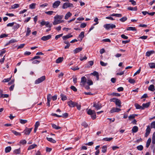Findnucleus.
I'll use <instances>...</instances> for the list:
<instances>
[{"mask_svg": "<svg viewBox=\"0 0 155 155\" xmlns=\"http://www.w3.org/2000/svg\"><path fill=\"white\" fill-rule=\"evenodd\" d=\"M63 16L62 15H56L54 17V20L53 22V24L55 25L61 23L62 21H61V20L63 18Z\"/></svg>", "mask_w": 155, "mask_h": 155, "instance_id": "nucleus-1", "label": "nucleus"}, {"mask_svg": "<svg viewBox=\"0 0 155 155\" xmlns=\"http://www.w3.org/2000/svg\"><path fill=\"white\" fill-rule=\"evenodd\" d=\"M87 114L91 116V117L93 120H94L96 118V113L95 111L92 110L90 109L87 111Z\"/></svg>", "mask_w": 155, "mask_h": 155, "instance_id": "nucleus-2", "label": "nucleus"}, {"mask_svg": "<svg viewBox=\"0 0 155 155\" xmlns=\"http://www.w3.org/2000/svg\"><path fill=\"white\" fill-rule=\"evenodd\" d=\"M103 27L107 30H109L110 29H113L115 28L116 25L112 24H109L104 25Z\"/></svg>", "mask_w": 155, "mask_h": 155, "instance_id": "nucleus-3", "label": "nucleus"}, {"mask_svg": "<svg viewBox=\"0 0 155 155\" xmlns=\"http://www.w3.org/2000/svg\"><path fill=\"white\" fill-rule=\"evenodd\" d=\"M45 79V76H42L37 79L35 81V84H39L43 81Z\"/></svg>", "mask_w": 155, "mask_h": 155, "instance_id": "nucleus-4", "label": "nucleus"}, {"mask_svg": "<svg viewBox=\"0 0 155 155\" xmlns=\"http://www.w3.org/2000/svg\"><path fill=\"white\" fill-rule=\"evenodd\" d=\"M32 129V128H28L26 127L23 133L26 135H29Z\"/></svg>", "mask_w": 155, "mask_h": 155, "instance_id": "nucleus-5", "label": "nucleus"}, {"mask_svg": "<svg viewBox=\"0 0 155 155\" xmlns=\"http://www.w3.org/2000/svg\"><path fill=\"white\" fill-rule=\"evenodd\" d=\"M69 7L73 8L74 6L72 3H65L63 4L62 8L63 9H65Z\"/></svg>", "mask_w": 155, "mask_h": 155, "instance_id": "nucleus-6", "label": "nucleus"}, {"mask_svg": "<svg viewBox=\"0 0 155 155\" xmlns=\"http://www.w3.org/2000/svg\"><path fill=\"white\" fill-rule=\"evenodd\" d=\"M121 110V109L117 107H113L110 111V113H113L114 112H118Z\"/></svg>", "mask_w": 155, "mask_h": 155, "instance_id": "nucleus-7", "label": "nucleus"}, {"mask_svg": "<svg viewBox=\"0 0 155 155\" xmlns=\"http://www.w3.org/2000/svg\"><path fill=\"white\" fill-rule=\"evenodd\" d=\"M77 102L72 101H70L67 102L68 105L70 107H74L75 106V105Z\"/></svg>", "mask_w": 155, "mask_h": 155, "instance_id": "nucleus-8", "label": "nucleus"}, {"mask_svg": "<svg viewBox=\"0 0 155 155\" xmlns=\"http://www.w3.org/2000/svg\"><path fill=\"white\" fill-rule=\"evenodd\" d=\"M93 107H95L97 110L101 109L102 107L101 104L99 103H96L95 102L94 103Z\"/></svg>", "mask_w": 155, "mask_h": 155, "instance_id": "nucleus-9", "label": "nucleus"}, {"mask_svg": "<svg viewBox=\"0 0 155 155\" xmlns=\"http://www.w3.org/2000/svg\"><path fill=\"white\" fill-rule=\"evenodd\" d=\"M151 131V129L150 128V126L149 125L147 126V128L146 130V132L145 133V137H147Z\"/></svg>", "mask_w": 155, "mask_h": 155, "instance_id": "nucleus-10", "label": "nucleus"}, {"mask_svg": "<svg viewBox=\"0 0 155 155\" xmlns=\"http://www.w3.org/2000/svg\"><path fill=\"white\" fill-rule=\"evenodd\" d=\"M61 2L59 1H55L52 5V7L54 8H57L60 5Z\"/></svg>", "mask_w": 155, "mask_h": 155, "instance_id": "nucleus-11", "label": "nucleus"}, {"mask_svg": "<svg viewBox=\"0 0 155 155\" xmlns=\"http://www.w3.org/2000/svg\"><path fill=\"white\" fill-rule=\"evenodd\" d=\"M51 35H49L47 36H45L42 37L41 39L43 41H46L51 38Z\"/></svg>", "mask_w": 155, "mask_h": 155, "instance_id": "nucleus-12", "label": "nucleus"}, {"mask_svg": "<svg viewBox=\"0 0 155 155\" xmlns=\"http://www.w3.org/2000/svg\"><path fill=\"white\" fill-rule=\"evenodd\" d=\"M150 102H149L146 103H143L142 104V109L143 110L145 108H148L150 106Z\"/></svg>", "mask_w": 155, "mask_h": 155, "instance_id": "nucleus-13", "label": "nucleus"}, {"mask_svg": "<svg viewBox=\"0 0 155 155\" xmlns=\"http://www.w3.org/2000/svg\"><path fill=\"white\" fill-rule=\"evenodd\" d=\"M72 37L73 35H72L71 34H69L63 36L62 38L64 40H66L67 39Z\"/></svg>", "mask_w": 155, "mask_h": 155, "instance_id": "nucleus-14", "label": "nucleus"}, {"mask_svg": "<svg viewBox=\"0 0 155 155\" xmlns=\"http://www.w3.org/2000/svg\"><path fill=\"white\" fill-rule=\"evenodd\" d=\"M82 48H76L73 51L74 53V54H77L82 50Z\"/></svg>", "mask_w": 155, "mask_h": 155, "instance_id": "nucleus-15", "label": "nucleus"}, {"mask_svg": "<svg viewBox=\"0 0 155 155\" xmlns=\"http://www.w3.org/2000/svg\"><path fill=\"white\" fill-rule=\"evenodd\" d=\"M91 74H92L94 76H95L96 77L97 79V80H98L99 79V74L96 71H94L93 73H92Z\"/></svg>", "mask_w": 155, "mask_h": 155, "instance_id": "nucleus-16", "label": "nucleus"}, {"mask_svg": "<svg viewBox=\"0 0 155 155\" xmlns=\"http://www.w3.org/2000/svg\"><path fill=\"white\" fill-rule=\"evenodd\" d=\"M148 89L149 90L151 91H154L155 90L154 86L153 84L150 85L148 87Z\"/></svg>", "mask_w": 155, "mask_h": 155, "instance_id": "nucleus-17", "label": "nucleus"}, {"mask_svg": "<svg viewBox=\"0 0 155 155\" xmlns=\"http://www.w3.org/2000/svg\"><path fill=\"white\" fill-rule=\"evenodd\" d=\"M155 51L153 50H152L150 51H148L146 53V56L149 57L151 54L154 53Z\"/></svg>", "mask_w": 155, "mask_h": 155, "instance_id": "nucleus-18", "label": "nucleus"}, {"mask_svg": "<svg viewBox=\"0 0 155 155\" xmlns=\"http://www.w3.org/2000/svg\"><path fill=\"white\" fill-rule=\"evenodd\" d=\"M37 147V145L34 144L31 145H30L28 149V150H31L32 149L34 148L35 147Z\"/></svg>", "mask_w": 155, "mask_h": 155, "instance_id": "nucleus-19", "label": "nucleus"}, {"mask_svg": "<svg viewBox=\"0 0 155 155\" xmlns=\"http://www.w3.org/2000/svg\"><path fill=\"white\" fill-rule=\"evenodd\" d=\"M127 9L128 10L130 11H136L137 10V6H135L134 7H129L127 8Z\"/></svg>", "mask_w": 155, "mask_h": 155, "instance_id": "nucleus-20", "label": "nucleus"}, {"mask_svg": "<svg viewBox=\"0 0 155 155\" xmlns=\"http://www.w3.org/2000/svg\"><path fill=\"white\" fill-rule=\"evenodd\" d=\"M47 140L53 143H55L56 142V140L53 139L52 138L46 137Z\"/></svg>", "mask_w": 155, "mask_h": 155, "instance_id": "nucleus-21", "label": "nucleus"}, {"mask_svg": "<svg viewBox=\"0 0 155 155\" xmlns=\"http://www.w3.org/2000/svg\"><path fill=\"white\" fill-rule=\"evenodd\" d=\"M84 37V31L81 32L79 34L78 36V38H80V41H81L83 38Z\"/></svg>", "mask_w": 155, "mask_h": 155, "instance_id": "nucleus-22", "label": "nucleus"}, {"mask_svg": "<svg viewBox=\"0 0 155 155\" xmlns=\"http://www.w3.org/2000/svg\"><path fill=\"white\" fill-rule=\"evenodd\" d=\"M138 128L137 126H134L133 127L132 131V132L135 133L138 131Z\"/></svg>", "mask_w": 155, "mask_h": 155, "instance_id": "nucleus-23", "label": "nucleus"}, {"mask_svg": "<svg viewBox=\"0 0 155 155\" xmlns=\"http://www.w3.org/2000/svg\"><path fill=\"white\" fill-rule=\"evenodd\" d=\"M151 140L150 138H149L147 140L146 146L147 148H148L149 146L151 143Z\"/></svg>", "mask_w": 155, "mask_h": 155, "instance_id": "nucleus-24", "label": "nucleus"}, {"mask_svg": "<svg viewBox=\"0 0 155 155\" xmlns=\"http://www.w3.org/2000/svg\"><path fill=\"white\" fill-rule=\"evenodd\" d=\"M51 126L52 127L56 130H58L61 128L60 127L57 126L56 124H51Z\"/></svg>", "mask_w": 155, "mask_h": 155, "instance_id": "nucleus-25", "label": "nucleus"}, {"mask_svg": "<svg viewBox=\"0 0 155 155\" xmlns=\"http://www.w3.org/2000/svg\"><path fill=\"white\" fill-rule=\"evenodd\" d=\"M63 60V58L59 57L56 61V62L57 63H59L61 62Z\"/></svg>", "mask_w": 155, "mask_h": 155, "instance_id": "nucleus-26", "label": "nucleus"}, {"mask_svg": "<svg viewBox=\"0 0 155 155\" xmlns=\"http://www.w3.org/2000/svg\"><path fill=\"white\" fill-rule=\"evenodd\" d=\"M71 15L72 14L70 12H68L65 16V19L66 20L68 19Z\"/></svg>", "mask_w": 155, "mask_h": 155, "instance_id": "nucleus-27", "label": "nucleus"}, {"mask_svg": "<svg viewBox=\"0 0 155 155\" xmlns=\"http://www.w3.org/2000/svg\"><path fill=\"white\" fill-rule=\"evenodd\" d=\"M0 97H8L9 95L8 94H3V91L2 90L0 89Z\"/></svg>", "mask_w": 155, "mask_h": 155, "instance_id": "nucleus-28", "label": "nucleus"}, {"mask_svg": "<svg viewBox=\"0 0 155 155\" xmlns=\"http://www.w3.org/2000/svg\"><path fill=\"white\" fill-rule=\"evenodd\" d=\"M134 106L136 107V108L137 109H142V106H140L138 104L135 103L134 104Z\"/></svg>", "mask_w": 155, "mask_h": 155, "instance_id": "nucleus-29", "label": "nucleus"}, {"mask_svg": "<svg viewBox=\"0 0 155 155\" xmlns=\"http://www.w3.org/2000/svg\"><path fill=\"white\" fill-rule=\"evenodd\" d=\"M12 148L10 146L6 147L5 149V151L6 153L9 152L11 150Z\"/></svg>", "mask_w": 155, "mask_h": 155, "instance_id": "nucleus-30", "label": "nucleus"}, {"mask_svg": "<svg viewBox=\"0 0 155 155\" xmlns=\"http://www.w3.org/2000/svg\"><path fill=\"white\" fill-rule=\"evenodd\" d=\"M107 147L106 146H103L102 147L101 151L103 153H105L107 151Z\"/></svg>", "mask_w": 155, "mask_h": 155, "instance_id": "nucleus-31", "label": "nucleus"}, {"mask_svg": "<svg viewBox=\"0 0 155 155\" xmlns=\"http://www.w3.org/2000/svg\"><path fill=\"white\" fill-rule=\"evenodd\" d=\"M109 96H116L117 97H119L120 96V95L118 93L113 92V93L109 94Z\"/></svg>", "mask_w": 155, "mask_h": 155, "instance_id": "nucleus-32", "label": "nucleus"}, {"mask_svg": "<svg viewBox=\"0 0 155 155\" xmlns=\"http://www.w3.org/2000/svg\"><path fill=\"white\" fill-rule=\"evenodd\" d=\"M21 149L20 148L15 149L14 151V153L15 154H19L20 153Z\"/></svg>", "mask_w": 155, "mask_h": 155, "instance_id": "nucleus-33", "label": "nucleus"}, {"mask_svg": "<svg viewBox=\"0 0 155 155\" xmlns=\"http://www.w3.org/2000/svg\"><path fill=\"white\" fill-rule=\"evenodd\" d=\"M20 27V25L19 24H16L15 25L13 26V29L14 30H16L19 28Z\"/></svg>", "mask_w": 155, "mask_h": 155, "instance_id": "nucleus-34", "label": "nucleus"}, {"mask_svg": "<svg viewBox=\"0 0 155 155\" xmlns=\"http://www.w3.org/2000/svg\"><path fill=\"white\" fill-rule=\"evenodd\" d=\"M127 30L128 31H136L137 29L135 28V27H130L127 28Z\"/></svg>", "mask_w": 155, "mask_h": 155, "instance_id": "nucleus-35", "label": "nucleus"}, {"mask_svg": "<svg viewBox=\"0 0 155 155\" xmlns=\"http://www.w3.org/2000/svg\"><path fill=\"white\" fill-rule=\"evenodd\" d=\"M12 132L16 136H21V133H19L18 132H17L16 131L13 130H11Z\"/></svg>", "mask_w": 155, "mask_h": 155, "instance_id": "nucleus-36", "label": "nucleus"}, {"mask_svg": "<svg viewBox=\"0 0 155 155\" xmlns=\"http://www.w3.org/2000/svg\"><path fill=\"white\" fill-rule=\"evenodd\" d=\"M112 16H116L118 17H120L122 16V14H115L114 13L111 15Z\"/></svg>", "mask_w": 155, "mask_h": 155, "instance_id": "nucleus-37", "label": "nucleus"}, {"mask_svg": "<svg viewBox=\"0 0 155 155\" xmlns=\"http://www.w3.org/2000/svg\"><path fill=\"white\" fill-rule=\"evenodd\" d=\"M148 64L151 68H155V63H149Z\"/></svg>", "mask_w": 155, "mask_h": 155, "instance_id": "nucleus-38", "label": "nucleus"}, {"mask_svg": "<svg viewBox=\"0 0 155 155\" xmlns=\"http://www.w3.org/2000/svg\"><path fill=\"white\" fill-rule=\"evenodd\" d=\"M121 102L120 101L119 99L117 100V101L116 102V105L120 107H121Z\"/></svg>", "mask_w": 155, "mask_h": 155, "instance_id": "nucleus-39", "label": "nucleus"}, {"mask_svg": "<svg viewBox=\"0 0 155 155\" xmlns=\"http://www.w3.org/2000/svg\"><path fill=\"white\" fill-rule=\"evenodd\" d=\"M86 81V78L84 76L82 77L81 78V82L84 84Z\"/></svg>", "mask_w": 155, "mask_h": 155, "instance_id": "nucleus-40", "label": "nucleus"}, {"mask_svg": "<svg viewBox=\"0 0 155 155\" xmlns=\"http://www.w3.org/2000/svg\"><path fill=\"white\" fill-rule=\"evenodd\" d=\"M31 32V30H30V28H29L28 27L27 28V31H26V36H29L30 35Z\"/></svg>", "mask_w": 155, "mask_h": 155, "instance_id": "nucleus-41", "label": "nucleus"}, {"mask_svg": "<svg viewBox=\"0 0 155 155\" xmlns=\"http://www.w3.org/2000/svg\"><path fill=\"white\" fill-rule=\"evenodd\" d=\"M113 139V138L111 137V138H104L102 140L103 141H111L112 139Z\"/></svg>", "mask_w": 155, "mask_h": 155, "instance_id": "nucleus-42", "label": "nucleus"}, {"mask_svg": "<svg viewBox=\"0 0 155 155\" xmlns=\"http://www.w3.org/2000/svg\"><path fill=\"white\" fill-rule=\"evenodd\" d=\"M19 5L18 4H15L12 6V8L13 9H15L19 7Z\"/></svg>", "mask_w": 155, "mask_h": 155, "instance_id": "nucleus-43", "label": "nucleus"}, {"mask_svg": "<svg viewBox=\"0 0 155 155\" xmlns=\"http://www.w3.org/2000/svg\"><path fill=\"white\" fill-rule=\"evenodd\" d=\"M19 120L20 122L22 124H25L28 122V121L26 120L20 119Z\"/></svg>", "mask_w": 155, "mask_h": 155, "instance_id": "nucleus-44", "label": "nucleus"}, {"mask_svg": "<svg viewBox=\"0 0 155 155\" xmlns=\"http://www.w3.org/2000/svg\"><path fill=\"white\" fill-rule=\"evenodd\" d=\"M36 4L34 3H33L29 5V8L31 9H34L35 7Z\"/></svg>", "mask_w": 155, "mask_h": 155, "instance_id": "nucleus-45", "label": "nucleus"}, {"mask_svg": "<svg viewBox=\"0 0 155 155\" xmlns=\"http://www.w3.org/2000/svg\"><path fill=\"white\" fill-rule=\"evenodd\" d=\"M128 82L130 84H134L135 82V80L130 78L128 80Z\"/></svg>", "mask_w": 155, "mask_h": 155, "instance_id": "nucleus-46", "label": "nucleus"}, {"mask_svg": "<svg viewBox=\"0 0 155 155\" xmlns=\"http://www.w3.org/2000/svg\"><path fill=\"white\" fill-rule=\"evenodd\" d=\"M47 102L46 103L47 106L48 107L50 106V102L51 100V97H47Z\"/></svg>", "mask_w": 155, "mask_h": 155, "instance_id": "nucleus-47", "label": "nucleus"}, {"mask_svg": "<svg viewBox=\"0 0 155 155\" xmlns=\"http://www.w3.org/2000/svg\"><path fill=\"white\" fill-rule=\"evenodd\" d=\"M41 58L39 56H35L32 58L30 60V61H33L34 60H35L36 59H39Z\"/></svg>", "mask_w": 155, "mask_h": 155, "instance_id": "nucleus-48", "label": "nucleus"}, {"mask_svg": "<svg viewBox=\"0 0 155 155\" xmlns=\"http://www.w3.org/2000/svg\"><path fill=\"white\" fill-rule=\"evenodd\" d=\"M137 148L138 150L141 151L143 149V147L142 145H140L137 146Z\"/></svg>", "mask_w": 155, "mask_h": 155, "instance_id": "nucleus-49", "label": "nucleus"}, {"mask_svg": "<svg viewBox=\"0 0 155 155\" xmlns=\"http://www.w3.org/2000/svg\"><path fill=\"white\" fill-rule=\"evenodd\" d=\"M127 20V18L126 17H124L120 19V21L124 22Z\"/></svg>", "mask_w": 155, "mask_h": 155, "instance_id": "nucleus-50", "label": "nucleus"}, {"mask_svg": "<svg viewBox=\"0 0 155 155\" xmlns=\"http://www.w3.org/2000/svg\"><path fill=\"white\" fill-rule=\"evenodd\" d=\"M61 117H63L64 118H66L68 117V114L67 113H65L63 114L62 115H61Z\"/></svg>", "mask_w": 155, "mask_h": 155, "instance_id": "nucleus-51", "label": "nucleus"}, {"mask_svg": "<svg viewBox=\"0 0 155 155\" xmlns=\"http://www.w3.org/2000/svg\"><path fill=\"white\" fill-rule=\"evenodd\" d=\"M54 12L55 13V12H54L53 11H49L45 12V13L48 15H51Z\"/></svg>", "mask_w": 155, "mask_h": 155, "instance_id": "nucleus-52", "label": "nucleus"}, {"mask_svg": "<svg viewBox=\"0 0 155 155\" xmlns=\"http://www.w3.org/2000/svg\"><path fill=\"white\" fill-rule=\"evenodd\" d=\"M40 62V61L37 60H35L33 61L32 63L34 64H39Z\"/></svg>", "mask_w": 155, "mask_h": 155, "instance_id": "nucleus-53", "label": "nucleus"}, {"mask_svg": "<svg viewBox=\"0 0 155 155\" xmlns=\"http://www.w3.org/2000/svg\"><path fill=\"white\" fill-rule=\"evenodd\" d=\"M118 99L115 98H113L112 99H111L110 100V101H113L116 104V103L117 101V100H118Z\"/></svg>", "mask_w": 155, "mask_h": 155, "instance_id": "nucleus-54", "label": "nucleus"}, {"mask_svg": "<svg viewBox=\"0 0 155 155\" xmlns=\"http://www.w3.org/2000/svg\"><path fill=\"white\" fill-rule=\"evenodd\" d=\"M141 69V68L140 67L139 69L134 74V76H135L137 74H139L140 72Z\"/></svg>", "mask_w": 155, "mask_h": 155, "instance_id": "nucleus-55", "label": "nucleus"}, {"mask_svg": "<svg viewBox=\"0 0 155 155\" xmlns=\"http://www.w3.org/2000/svg\"><path fill=\"white\" fill-rule=\"evenodd\" d=\"M150 126L151 128H155V121H153L151 123Z\"/></svg>", "mask_w": 155, "mask_h": 155, "instance_id": "nucleus-56", "label": "nucleus"}, {"mask_svg": "<svg viewBox=\"0 0 155 155\" xmlns=\"http://www.w3.org/2000/svg\"><path fill=\"white\" fill-rule=\"evenodd\" d=\"M75 106L77 107V109L78 110H80L81 108V105L80 104H78V103L77 102Z\"/></svg>", "mask_w": 155, "mask_h": 155, "instance_id": "nucleus-57", "label": "nucleus"}, {"mask_svg": "<svg viewBox=\"0 0 155 155\" xmlns=\"http://www.w3.org/2000/svg\"><path fill=\"white\" fill-rule=\"evenodd\" d=\"M8 36V35L5 34H3L0 35V38H5Z\"/></svg>", "mask_w": 155, "mask_h": 155, "instance_id": "nucleus-58", "label": "nucleus"}, {"mask_svg": "<svg viewBox=\"0 0 155 155\" xmlns=\"http://www.w3.org/2000/svg\"><path fill=\"white\" fill-rule=\"evenodd\" d=\"M11 77H12L9 78L5 79H4L2 81L4 82H8L10 81V80L11 79Z\"/></svg>", "mask_w": 155, "mask_h": 155, "instance_id": "nucleus-59", "label": "nucleus"}, {"mask_svg": "<svg viewBox=\"0 0 155 155\" xmlns=\"http://www.w3.org/2000/svg\"><path fill=\"white\" fill-rule=\"evenodd\" d=\"M81 125L82 126H83L85 128L87 127L88 126V125L87 124L86 122H83L82 123Z\"/></svg>", "mask_w": 155, "mask_h": 155, "instance_id": "nucleus-60", "label": "nucleus"}, {"mask_svg": "<svg viewBox=\"0 0 155 155\" xmlns=\"http://www.w3.org/2000/svg\"><path fill=\"white\" fill-rule=\"evenodd\" d=\"M70 88L72 90L74 91H77V89L74 86H71Z\"/></svg>", "mask_w": 155, "mask_h": 155, "instance_id": "nucleus-61", "label": "nucleus"}, {"mask_svg": "<svg viewBox=\"0 0 155 155\" xmlns=\"http://www.w3.org/2000/svg\"><path fill=\"white\" fill-rule=\"evenodd\" d=\"M25 45V44H21L18 47L17 49H19L20 48H22L24 47Z\"/></svg>", "mask_w": 155, "mask_h": 155, "instance_id": "nucleus-62", "label": "nucleus"}, {"mask_svg": "<svg viewBox=\"0 0 155 155\" xmlns=\"http://www.w3.org/2000/svg\"><path fill=\"white\" fill-rule=\"evenodd\" d=\"M100 64L103 66H106L107 64V63H105L102 61H100Z\"/></svg>", "mask_w": 155, "mask_h": 155, "instance_id": "nucleus-63", "label": "nucleus"}, {"mask_svg": "<svg viewBox=\"0 0 155 155\" xmlns=\"http://www.w3.org/2000/svg\"><path fill=\"white\" fill-rule=\"evenodd\" d=\"M87 83L89 85H92L93 84V82L91 80H88L87 81Z\"/></svg>", "mask_w": 155, "mask_h": 155, "instance_id": "nucleus-64", "label": "nucleus"}]
</instances>
